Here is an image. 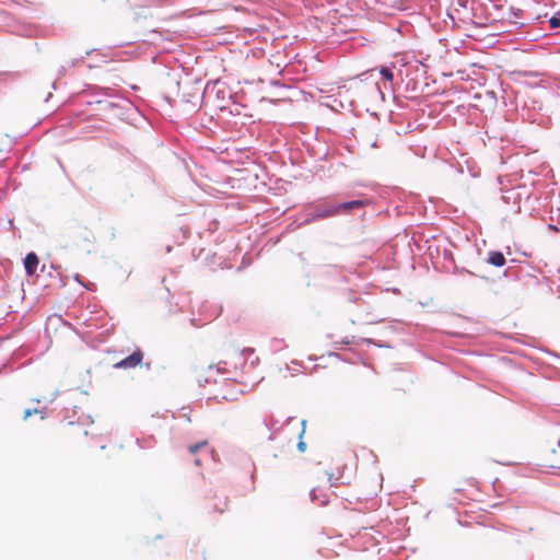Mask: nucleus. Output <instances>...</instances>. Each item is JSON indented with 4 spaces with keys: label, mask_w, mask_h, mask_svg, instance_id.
Masks as SVG:
<instances>
[{
    "label": "nucleus",
    "mask_w": 560,
    "mask_h": 560,
    "mask_svg": "<svg viewBox=\"0 0 560 560\" xmlns=\"http://www.w3.org/2000/svg\"><path fill=\"white\" fill-rule=\"evenodd\" d=\"M142 360H143V353L140 349H137L127 358L115 363L114 368L115 369H124V370L135 369L141 364Z\"/></svg>",
    "instance_id": "1"
},
{
    "label": "nucleus",
    "mask_w": 560,
    "mask_h": 560,
    "mask_svg": "<svg viewBox=\"0 0 560 560\" xmlns=\"http://www.w3.org/2000/svg\"><path fill=\"white\" fill-rule=\"evenodd\" d=\"M366 205L363 200H352L336 205L338 214L350 213L352 210L362 209Z\"/></svg>",
    "instance_id": "2"
},
{
    "label": "nucleus",
    "mask_w": 560,
    "mask_h": 560,
    "mask_svg": "<svg viewBox=\"0 0 560 560\" xmlns=\"http://www.w3.org/2000/svg\"><path fill=\"white\" fill-rule=\"evenodd\" d=\"M38 264H39V260H38L37 255L35 253H28L24 259V267H25L26 273L28 276L34 275Z\"/></svg>",
    "instance_id": "3"
},
{
    "label": "nucleus",
    "mask_w": 560,
    "mask_h": 560,
    "mask_svg": "<svg viewBox=\"0 0 560 560\" xmlns=\"http://www.w3.org/2000/svg\"><path fill=\"white\" fill-rule=\"evenodd\" d=\"M335 215H338L336 205L318 208L314 214L316 219H327Z\"/></svg>",
    "instance_id": "4"
},
{
    "label": "nucleus",
    "mask_w": 560,
    "mask_h": 560,
    "mask_svg": "<svg viewBox=\"0 0 560 560\" xmlns=\"http://www.w3.org/2000/svg\"><path fill=\"white\" fill-rule=\"evenodd\" d=\"M237 386L233 381H225L221 388V397L225 400H235L237 398V392H228L224 387Z\"/></svg>",
    "instance_id": "5"
},
{
    "label": "nucleus",
    "mask_w": 560,
    "mask_h": 560,
    "mask_svg": "<svg viewBox=\"0 0 560 560\" xmlns=\"http://www.w3.org/2000/svg\"><path fill=\"white\" fill-rule=\"evenodd\" d=\"M229 508V502L226 497H215V502L213 503V511L218 513H224Z\"/></svg>",
    "instance_id": "6"
},
{
    "label": "nucleus",
    "mask_w": 560,
    "mask_h": 560,
    "mask_svg": "<svg viewBox=\"0 0 560 560\" xmlns=\"http://www.w3.org/2000/svg\"><path fill=\"white\" fill-rule=\"evenodd\" d=\"M488 261L495 267H502L505 264V258L502 253L492 252L489 255Z\"/></svg>",
    "instance_id": "7"
},
{
    "label": "nucleus",
    "mask_w": 560,
    "mask_h": 560,
    "mask_svg": "<svg viewBox=\"0 0 560 560\" xmlns=\"http://www.w3.org/2000/svg\"><path fill=\"white\" fill-rule=\"evenodd\" d=\"M206 446H208V441L207 440H203V441H200L196 444H191L188 446V452L191 454V455H196L200 450L205 448Z\"/></svg>",
    "instance_id": "8"
},
{
    "label": "nucleus",
    "mask_w": 560,
    "mask_h": 560,
    "mask_svg": "<svg viewBox=\"0 0 560 560\" xmlns=\"http://www.w3.org/2000/svg\"><path fill=\"white\" fill-rule=\"evenodd\" d=\"M380 72L384 79H386L387 81H390V82L393 81L394 73L392 72L390 69L383 67Z\"/></svg>",
    "instance_id": "9"
},
{
    "label": "nucleus",
    "mask_w": 560,
    "mask_h": 560,
    "mask_svg": "<svg viewBox=\"0 0 560 560\" xmlns=\"http://www.w3.org/2000/svg\"><path fill=\"white\" fill-rule=\"evenodd\" d=\"M549 24H550V27L551 28H557L560 26V18H557V16H552L550 20H549Z\"/></svg>",
    "instance_id": "10"
},
{
    "label": "nucleus",
    "mask_w": 560,
    "mask_h": 560,
    "mask_svg": "<svg viewBox=\"0 0 560 560\" xmlns=\"http://www.w3.org/2000/svg\"><path fill=\"white\" fill-rule=\"evenodd\" d=\"M38 410L37 409H26L24 411V415H23V418L26 420L27 418H30L31 416L37 413Z\"/></svg>",
    "instance_id": "11"
},
{
    "label": "nucleus",
    "mask_w": 560,
    "mask_h": 560,
    "mask_svg": "<svg viewBox=\"0 0 560 560\" xmlns=\"http://www.w3.org/2000/svg\"><path fill=\"white\" fill-rule=\"evenodd\" d=\"M298 448H299V451H300V452H305V450H306V444H305V442H303V441L301 440V441L299 442V444H298Z\"/></svg>",
    "instance_id": "12"
},
{
    "label": "nucleus",
    "mask_w": 560,
    "mask_h": 560,
    "mask_svg": "<svg viewBox=\"0 0 560 560\" xmlns=\"http://www.w3.org/2000/svg\"><path fill=\"white\" fill-rule=\"evenodd\" d=\"M195 464H196L197 466H200V465H201V460H200L199 458H195Z\"/></svg>",
    "instance_id": "13"
},
{
    "label": "nucleus",
    "mask_w": 560,
    "mask_h": 560,
    "mask_svg": "<svg viewBox=\"0 0 560 560\" xmlns=\"http://www.w3.org/2000/svg\"><path fill=\"white\" fill-rule=\"evenodd\" d=\"M315 490H312V499L314 500L315 499Z\"/></svg>",
    "instance_id": "14"
}]
</instances>
